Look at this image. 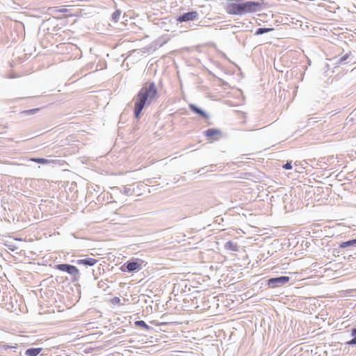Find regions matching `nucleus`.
Returning a JSON list of instances; mask_svg holds the SVG:
<instances>
[{"mask_svg":"<svg viewBox=\"0 0 356 356\" xmlns=\"http://www.w3.org/2000/svg\"><path fill=\"white\" fill-rule=\"evenodd\" d=\"M158 97L159 94L156 84L154 82L146 83L133 99L135 118L138 119L145 106L151 104Z\"/></svg>","mask_w":356,"mask_h":356,"instance_id":"obj_1","label":"nucleus"},{"mask_svg":"<svg viewBox=\"0 0 356 356\" xmlns=\"http://www.w3.org/2000/svg\"><path fill=\"white\" fill-rule=\"evenodd\" d=\"M261 3L256 1H248L242 3H228L226 12L230 15H243L247 13H254L261 8Z\"/></svg>","mask_w":356,"mask_h":356,"instance_id":"obj_2","label":"nucleus"},{"mask_svg":"<svg viewBox=\"0 0 356 356\" xmlns=\"http://www.w3.org/2000/svg\"><path fill=\"white\" fill-rule=\"evenodd\" d=\"M56 268L59 270L66 272L68 274L73 275L75 277L76 276H79V271L78 268L76 266H72V265H70V264H58V265H56Z\"/></svg>","mask_w":356,"mask_h":356,"instance_id":"obj_3","label":"nucleus"},{"mask_svg":"<svg viewBox=\"0 0 356 356\" xmlns=\"http://www.w3.org/2000/svg\"><path fill=\"white\" fill-rule=\"evenodd\" d=\"M290 278L287 276H280L277 277H273L268 280V284L270 286L275 288L281 286L287 283Z\"/></svg>","mask_w":356,"mask_h":356,"instance_id":"obj_4","label":"nucleus"},{"mask_svg":"<svg viewBox=\"0 0 356 356\" xmlns=\"http://www.w3.org/2000/svg\"><path fill=\"white\" fill-rule=\"evenodd\" d=\"M199 15L196 11L185 13L177 17L179 22H185L188 21H194L198 19Z\"/></svg>","mask_w":356,"mask_h":356,"instance_id":"obj_5","label":"nucleus"},{"mask_svg":"<svg viewBox=\"0 0 356 356\" xmlns=\"http://www.w3.org/2000/svg\"><path fill=\"white\" fill-rule=\"evenodd\" d=\"M126 267L128 272H134L141 269V262L131 260L128 261L122 267Z\"/></svg>","mask_w":356,"mask_h":356,"instance_id":"obj_6","label":"nucleus"},{"mask_svg":"<svg viewBox=\"0 0 356 356\" xmlns=\"http://www.w3.org/2000/svg\"><path fill=\"white\" fill-rule=\"evenodd\" d=\"M97 260L93 258H86L83 259H79L76 261L78 265H83L87 266H92L96 264Z\"/></svg>","mask_w":356,"mask_h":356,"instance_id":"obj_7","label":"nucleus"},{"mask_svg":"<svg viewBox=\"0 0 356 356\" xmlns=\"http://www.w3.org/2000/svg\"><path fill=\"white\" fill-rule=\"evenodd\" d=\"M224 248L226 250L228 251L238 252L239 250L240 246L236 242L229 241L225 243Z\"/></svg>","mask_w":356,"mask_h":356,"instance_id":"obj_8","label":"nucleus"},{"mask_svg":"<svg viewBox=\"0 0 356 356\" xmlns=\"http://www.w3.org/2000/svg\"><path fill=\"white\" fill-rule=\"evenodd\" d=\"M204 134L207 138H213V140H216L218 139V138H215V136L220 135V131L216 129H209L205 131Z\"/></svg>","mask_w":356,"mask_h":356,"instance_id":"obj_9","label":"nucleus"},{"mask_svg":"<svg viewBox=\"0 0 356 356\" xmlns=\"http://www.w3.org/2000/svg\"><path fill=\"white\" fill-rule=\"evenodd\" d=\"M42 350L40 348H31L26 350L25 355L26 356H37Z\"/></svg>","mask_w":356,"mask_h":356,"instance_id":"obj_10","label":"nucleus"},{"mask_svg":"<svg viewBox=\"0 0 356 356\" xmlns=\"http://www.w3.org/2000/svg\"><path fill=\"white\" fill-rule=\"evenodd\" d=\"M189 108L193 112H194L202 117L207 116L206 113L204 111H202V109H200V108L196 106L195 104H189Z\"/></svg>","mask_w":356,"mask_h":356,"instance_id":"obj_11","label":"nucleus"},{"mask_svg":"<svg viewBox=\"0 0 356 356\" xmlns=\"http://www.w3.org/2000/svg\"><path fill=\"white\" fill-rule=\"evenodd\" d=\"M339 247L340 248H346L348 247H355L353 239L347 241L341 242Z\"/></svg>","mask_w":356,"mask_h":356,"instance_id":"obj_12","label":"nucleus"},{"mask_svg":"<svg viewBox=\"0 0 356 356\" xmlns=\"http://www.w3.org/2000/svg\"><path fill=\"white\" fill-rule=\"evenodd\" d=\"M134 323L136 326L143 327L146 330H149L151 329V327L143 321H136Z\"/></svg>","mask_w":356,"mask_h":356,"instance_id":"obj_13","label":"nucleus"},{"mask_svg":"<svg viewBox=\"0 0 356 356\" xmlns=\"http://www.w3.org/2000/svg\"><path fill=\"white\" fill-rule=\"evenodd\" d=\"M30 161L41 164H47L50 163L49 160L43 158H31Z\"/></svg>","mask_w":356,"mask_h":356,"instance_id":"obj_14","label":"nucleus"},{"mask_svg":"<svg viewBox=\"0 0 356 356\" xmlns=\"http://www.w3.org/2000/svg\"><path fill=\"white\" fill-rule=\"evenodd\" d=\"M273 30V28H259L257 30L255 35H262V34L268 33L270 31H272Z\"/></svg>","mask_w":356,"mask_h":356,"instance_id":"obj_15","label":"nucleus"},{"mask_svg":"<svg viewBox=\"0 0 356 356\" xmlns=\"http://www.w3.org/2000/svg\"><path fill=\"white\" fill-rule=\"evenodd\" d=\"M351 334L354 337L348 342L349 345H356V328H353L351 330Z\"/></svg>","mask_w":356,"mask_h":356,"instance_id":"obj_16","label":"nucleus"},{"mask_svg":"<svg viewBox=\"0 0 356 356\" xmlns=\"http://www.w3.org/2000/svg\"><path fill=\"white\" fill-rule=\"evenodd\" d=\"M122 193L127 195H130L132 194V190L130 187L124 186L122 191Z\"/></svg>","mask_w":356,"mask_h":356,"instance_id":"obj_17","label":"nucleus"},{"mask_svg":"<svg viewBox=\"0 0 356 356\" xmlns=\"http://www.w3.org/2000/svg\"><path fill=\"white\" fill-rule=\"evenodd\" d=\"M121 15V12L119 10H115L113 15H112V18L115 21V22H118L120 16Z\"/></svg>","mask_w":356,"mask_h":356,"instance_id":"obj_18","label":"nucleus"},{"mask_svg":"<svg viewBox=\"0 0 356 356\" xmlns=\"http://www.w3.org/2000/svg\"><path fill=\"white\" fill-rule=\"evenodd\" d=\"M39 111V108H33L30 110L24 111L23 113L26 115H33Z\"/></svg>","mask_w":356,"mask_h":356,"instance_id":"obj_19","label":"nucleus"},{"mask_svg":"<svg viewBox=\"0 0 356 356\" xmlns=\"http://www.w3.org/2000/svg\"><path fill=\"white\" fill-rule=\"evenodd\" d=\"M39 111V108H33L30 110L24 111L23 113L26 115H33Z\"/></svg>","mask_w":356,"mask_h":356,"instance_id":"obj_20","label":"nucleus"},{"mask_svg":"<svg viewBox=\"0 0 356 356\" xmlns=\"http://www.w3.org/2000/svg\"><path fill=\"white\" fill-rule=\"evenodd\" d=\"M349 54H345V55H343V56H341V57L339 58V61L340 63H343V62L346 61V60L348 58V57H349Z\"/></svg>","mask_w":356,"mask_h":356,"instance_id":"obj_21","label":"nucleus"},{"mask_svg":"<svg viewBox=\"0 0 356 356\" xmlns=\"http://www.w3.org/2000/svg\"><path fill=\"white\" fill-rule=\"evenodd\" d=\"M283 168L286 170H290L292 168L291 161H288L286 164L283 165Z\"/></svg>","mask_w":356,"mask_h":356,"instance_id":"obj_22","label":"nucleus"},{"mask_svg":"<svg viewBox=\"0 0 356 356\" xmlns=\"http://www.w3.org/2000/svg\"><path fill=\"white\" fill-rule=\"evenodd\" d=\"M55 9H56V11L60 12V13H66L67 11V10L66 8H64L56 7Z\"/></svg>","mask_w":356,"mask_h":356,"instance_id":"obj_23","label":"nucleus"},{"mask_svg":"<svg viewBox=\"0 0 356 356\" xmlns=\"http://www.w3.org/2000/svg\"><path fill=\"white\" fill-rule=\"evenodd\" d=\"M3 348L4 349H8V348H15V346H8V345H3Z\"/></svg>","mask_w":356,"mask_h":356,"instance_id":"obj_24","label":"nucleus"},{"mask_svg":"<svg viewBox=\"0 0 356 356\" xmlns=\"http://www.w3.org/2000/svg\"><path fill=\"white\" fill-rule=\"evenodd\" d=\"M312 118L309 119V122H308V123H309V124H311V123H312Z\"/></svg>","mask_w":356,"mask_h":356,"instance_id":"obj_25","label":"nucleus"},{"mask_svg":"<svg viewBox=\"0 0 356 356\" xmlns=\"http://www.w3.org/2000/svg\"><path fill=\"white\" fill-rule=\"evenodd\" d=\"M353 241H354L355 245V247H356V238H354V239H353Z\"/></svg>","mask_w":356,"mask_h":356,"instance_id":"obj_26","label":"nucleus"},{"mask_svg":"<svg viewBox=\"0 0 356 356\" xmlns=\"http://www.w3.org/2000/svg\"><path fill=\"white\" fill-rule=\"evenodd\" d=\"M115 299H116V300H115V302L120 301V298H115Z\"/></svg>","mask_w":356,"mask_h":356,"instance_id":"obj_27","label":"nucleus"},{"mask_svg":"<svg viewBox=\"0 0 356 356\" xmlns=\"http://www.w3.org/2000/svg\"><path fill=\"white\" fill-rule=\"evenodd\" d=\"M115 299H116V300H115V302L120 301V298H115Z\"/></svg>","mask_w":356,"mask_h":356,"instance_id":"obj_28","label":"nucleus"}]
</instances>
